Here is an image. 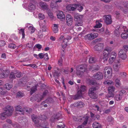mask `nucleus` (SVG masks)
Masks as SVG:
<instances>
[{"instance_id":"6ab92c4d","label":"nucleus","mask_w":128,"mask_h":128,"mask_svg":"<svg viewBox=\"0 0 128 128\" xmlns=\"http://www.w3.org/2000/svg\"><path fill=\"white\" fill-rule=\"evenodd\" d=\"M120 60H117V62L116 63L115 65L114 66V70L116 72L118 71L120 65Z\"/></svg>"},{"instance_id":"2eb2a0df","label":"nucleus","mask_w":128,"mask_h":128,"mask_svg":"<svg viewBox=\"0 0 128 128\" xmlns=\"http://www.w3.org/2000/svg\"><path fill=\"white\" fill-rule=\"evenodd\" d=\"M77 69L82 70V72H84L87 71V66L86 64L80 65L77 66Z\"/></svg>"},{"instance_id":"c9c22d12","label":"nucleus","mask_w":128,"mask_h":128,"mask_svg":"<svg viewBox=\"0 0 128 128\" xmlns=\"http://www.w3.org/2000/svg\"><path fill=\"white\" fill-rule=\"evenodd\" d=\"M4 87L7 90H9L12 88V86L11 85L8 83L4 85Z\"/></svg>"},{"instance_id":"de8ad7c7","label":"nucleus","mask_w":128,"mask_h":128,"mask_svg":"<svg viewBox=\"0 0 128 128\" xmlns=\"http://www.w3.org/2000/svg\"><path fill=\"white\" fill-rule=\"evenodd\" d=\"M54 116L55 117L56 119L57 120H59L61 116V115L60 113H57L54 115Z\"/></svg>"},{"instance_id":"ddd939ff","label":"nucleus","mask_w":128,"mask_h":128,"mask_svg":"<svg viewBox=\"0 0 128 128\" xmlns=\"http://www.w3.org/2000/svg\"><path fill=\"white\" fill-rule=\"evenodd\" d=\"M103 18L107 24H110L112 23L111 16L110 15H105L103 17Z\"/></svg>"},{"instance_id":"4be33fe9","label":"nucleus","mask_w":128,"mask_h":128,"mask_svg":"<svg viewBox=\"0 0 128 128\" xmlns=\"http://www.w3.org/2000/svg\"><path fill=\"white\" fill-rule=\"evenodd\" d=\"M48 92L47 90H46L43 92L42 95L39 98V99L38 100V102H40L42 100L44 97L48 93Z\"/></svg>"},{"instance_id":"a19ab883","label":"nucleus","mask_w":128,"mask_h":128,"mask_svg":"<svg viewBox=\"0 0 128 128\" xmlns=\"http://www.w3.org/2000/svg\"><path fill=\"white\" fill-rule=\"evenodd\" d=\"M60 73H59L58 71L55 70L53 74V76L55 78H58L60 76Z\"/></svg>"},{"instance_id":"393cba45","label":"nucleus","mask_w":128,"mask_h":128,"mask_svg":"<svg viewBox=\"0 0 128 128\" xmlns=\"http://www.w3.org/2000/svg\"><path fill=\"white\" fill-rule=\"evenodd\" d=\"M102 21L101 20L96 21V24L94 26V28H101L102 26V24L100 23V22Z\"/></svg>"},{"instance_id":"6e6d98bb","label":"nucleus","mask_w":128,"mask_h":128,"mask_svg":"<svg viewBox=\"0 0 128 128\" xmlns=\"http://www.w3.org/2000/svg\"><path fill=\"white\" fill-rule=\"evenodd\" d=\"M3 88L2 87L0 88V94L2 95H5L6 93V92L4 90Z\"/></svg>"},{"instance_id":"a878e982","label":"nucleus","mask_w":128,"mask_h":128,"mask_svg":"<svg viewBox=\"0 0 128 128\" xmlns=\"http://www.w3.org/2000/svg\"><path fill=\"white\" fill-rule=\"evenodd\" d=\"M92 126L94 128H101V125L98 122H95L93 123Z\"/></svg>"},{"instance_id":"39448f33","label":"nucleus","mask_w":128,"mask_h":128,"mask_svg":"<svg viewBox=\"0 0 128 128\" xmlns=\"http://www.w3.org/2000/svg\"><path fill=\"white\" fill-rule=\"evenodd\" d=\"M93 77L94 80L98 81L100 80L103 78L104 75L102 73L99 72L94 74Z\"/></svg>"},{"instance_id":"72a5a7b5","label":"nucleus","mask_w":128,"mask_h":128,"mask_svg":"<svg viewBox=\"0 0 128 128\" xmlns=\"http://www.w3.org/2000/svg\"><path fill=\"white\" fill-rule=\"evenodd\" d=\"M54 101L53 99L51 98H48L45 100L46 103L50 104L54 102Z\"/></svg>"},{"instance_id":"c03bdc74","label":"nucleus","mask_w":128,"mask_h":128,"mask_svg":"<svg viewBox=\"0 0 128 128\" xmlns=\"http://www.w3.org/2000/svg\"><path fill=\"white\" fill-rule=\"evenodd\" d=\"M9 78L10 79H15L16 78L15 75L13 72H11L10 73Z\"/></svg>"},{"instance_id":"1a4fd4ad","label":"nucleus","mask_w":128,"mask_h":128,"mask_svg":"<svg viewBox=\"0 0 128 128\" xmlns=\"http://www.w3.org/2000/svg\"><path fill=\"white\" fill-rule=\"evenodd\" d=\"M25 26L26 28H28V30L29 32H34L36 30L33 25L30 23L26 24Z\"/></svg>"},{"instance_id":"5701e85b","label":"nucleus","mask_w":128,"mask_h":128,"mask_svg":"<svg viewBox=\"0 0 128 128\" xmlns=\"http://www.w3.org/2000/svg\"><path fill=\"white\" fill-rule=\"evenodd\" d=\"M75 9H76L79 12H81L83 9V7L80 4H74Z\"/></svg>"},{"instance_id":"69168bd1","label":"nucleus","mask_w":128,"mask_h":128,"mask_svg":"<svg viewBox=\"0 0 128 128\" xmlns=\"http://www.w3.org/2000/svg\"><path fill=\"white\" fill-rule=\"evenodd\" d=\"M123 48L121 50H124V52H126L128 50V46L126 45H125L123 46Z\"/></svg>"},{"instance_id":"aec40b11","label":"nucleus","mask_w":128,"mask_h":128,"mask_svg":"<svg viewBox=\"0 0 128 128\" xmlns=\"http://www.w3.org/2000/svg\"><path fill=\"white\" fill-rule=\"evenodd\" d=\"M75 4H70L67 6H66V9L67 10L70 11H74L75 10Z\"/></svg>"},{"instance_id":"7ed1b4c3","label":"nucleus","mask_w":128,"mask_h":128,"mask_svg":"<svg viewBox=\"0 0 128 128\" xmlns=\"http://www.w3.org/2000/svg\"><path fill=\"white\" fill-rule=\"evenodd\" d=\"M28 3H24L22 4V6L26 10L32 12L36 8L35 5L33 4L30 3L28 6Z\"/></svg>"},{"instance_id":"4468645a","label":"nucleus","mask_w":128,"mask_h":128,"mask_svg":"<svg viewBox=\"0 0 128 128\" xmlns=\"http://www.w3.org/2000/svg\"><path fill=\"white\" fill-rule=\"evenodd\" d=\"M99 88V86H92L88 90V94H90L96 93L95 92Z\"/></svg>"},{"instance_id":"6e6552de","label":"nucleus","mask_w":128,"mask_h":128,"mask_svg":"<svg viewBox=\"0 0 128 128\" xmlns=\"http://www.w3.org/2000/svg\"><path fill=\"white\" fill-rule=\"evenodd\" d=\"M122 31L124 32H128V29L126 26H120L118 27H117L115 30L114 32H120Z\"/></svg>"},{"instance_id":"864d4df0","label":"nucleus","mask_w":128,"mask_h":128,"mask_svg":"<svg viewBox=\"0 0 128 128\" xmlns=\"http://www.w3.org/2000/svg\"><path fill=\"white\" fill-rule=\"evenodd\" d=\"M11 125L15 128H19L20 126V125L17 122H15L14 123H12L11 124Z\"/></svg>"},{"instance_id":"5fc2aeb1","label":"nucleus","mask_w":128,"mask_h":128,"mask_svg":"<svg viewBox=\"0 0 128 128\" xmlns=\"http://www.w3.org/2000/svg\"><path fill=\"white\" fill-rule=\"evenodd\" d=\"M107 120L108 122H112L114 121V120L113 118L111 116H108L107 118Z\"/></svg>"},{"instance_id":"9d476101","label":"nucleus","mask_w":128,"mask_h":128,"mask_svg":"<svg viewBox=\"0 0 128 128\" xmlns=\"http://www.w3.org/2000/svg\"><path fill=\"white\" fill-rule=\"evenodd\" d=\"M104 45L102 43H98L94 47L95 51L101 52L104 49Z\"/></svg>"},{"instance_id":"20e7f679","label":"nucleus","mask_w":128,"mask_h":128,"mask_svg":"<svg viewBox=\"0 0 128 128\" xmlns=\"http://www.w3.org/2000/svg\"><path fill=\"white\" fill-rule=\"evenodd\" d=\"M14 110V108L10 106H6L4 109V112L8 116H11Z\"/></svg>"},{"instance_id":"774afa93","label":"nucleus","mask_w":128,"mask_h":128,"mask_svg":"<svg viewBox=\"0 0 128 128\" xmlns=\"http://www.w3.org/2000/svg\"><path fill=\"white\" fill-rule=\"evenodd\" d=\"M48 14L49 16L51 18H53L54 16L52 13L51 11H48Z\"/></svg>"},{"instance_id":"f3484780","label":"nucleus","mask_w":128,"mask_h":128,"mask_svg":"<svg viewBox=\"0 0 128 128\" xmlns=\"http://www.w3.org/2000/svg\"><path fill=\"white\" fill-rule=\"evenodd\" d=\"M39 6L44 10H47L48 9V5L45 2H40L38 4Z\"/></svg>"},{"instance_id":"a211bd4d","label":"nucleus","mask_w":128,"mask_h":128,"mask_svg":"<svg viewBox=\"0 0 128 128\" xmlns=\"http://www.w3.org/2000/svg\"><path fill=\"white\" fill-rule=\"evenodd\" d=\"M57 17L61 20H65V16L64 13L62 12L61 11H59L58 13L57 14Z\"/></svg>"},{"instance_id":"338daca9","label":"nucleus","mask_w":128,"mask_h":128,"mask_svg":"<svg viewBox=\"0 0 128 128\" xmlns=\"http://www.w3.org/2000/svg\"><path fill=\"white\" fill-rule=\"evenodd\" d=\"M6 44V42L3 40L0 41V46H3Z\"/></svg>"},{"instance_id":"0eeeda50","label":"nucleus","mask_w":128,"mask_h":128,"mask_svg":"<svg viewBox=\"0 0 128 128\" xmlns=\"http://www.w3.org/2000/svg\"><path fill=\"white\" fill-rule=\"evenodd\" d=\"M62 2V0H52L50 4L51 7L53 8L57 9L58 7V4Z\"/></svg>"},{"instance_id":"e2e57ef3","label":"nucleus","mask_w":128,"mask_h":128,"mask_svg":"<svg viewBox=\"0 0 128 128\" xmlns=\"http://www.w3.org/2000/svg\"><path fill=\"white\" fill-rule=\"evenodd\" d=\"M126 92V91L124 90H120L119 92V94L122 96Z\"/></svg>"},{"instance_id":"e433bc0d","label":"nucleus","mask_w":128,"mask_h":128,"mask_svg":"<svg viewBox=\"0 0 128 128\" xmlns=\"http://www.w3.org/2000/svg\"><path fill=\"white\" fill-rule=\"evenodd\" d=\"M122 96L119 94H116L114 96V99L117 101L119 100L122 99Z\"/></svg>"},{"instance_id":"ea45409f","label":"nucleus","mask_w":128,"mask_h":128,"mask_svg":"<svg viewBox=\"0 0 128 128\" xmlns=\"http://www.w3.org/2000/svg\"><path fill=\"white\" fill-rule=\"evenodd\" d=\"M52 30L54 32H57L58 30V25L56 24H54Z\"/></svg>"},{"instance_id":"412c9836","label":"nucleus","mask_w":128,"mask_h":128,"mask_svg":"<svg viewBox=\"0 0 128 128\" xmlns=\"http://www.w3.org/2000/svg\"><path fill=\"white\" fill-rule=\"evenodd\" d=\"M110 55V53H107L106 52H104L103 54L102 59L104 60V61H106L107 60Z\"/></svg>"},{"instance_id":"bf43d9fd","label":"nucleus","mask_w":128,"mask_h":128,"mask_svg":"<svg viewBox=\"0 0 128 128\" xmlns=\"http://www.w3.org/2000/svg\"><path fill=\"white\" fill-rule=\"evenodd\" d=\"M99 67L98 65L95 66L94 67H93L92 69H93L92 70L93 71H97L99 70Z\"/></svg>"},{"instance_id":"cd10ccee","label":"nucleus","mask_w":128,"mask_h":128,"mask_svg":"<svg viewBox=\"0 0 128 128\" xmlns=\"http://www.w3.org/2000/svg\"><path fill=\"white\" fill-rule=\"evenodd\" d=\"M90 98L93 99H96L98 98V95L96 93L88 94Z\"/></svg>"},{"instance_id":"49530a36","label":"nucleus","mask_w":128,"mask_h":128,"mask_svg":"<svg viewBox=\"0 0 128 128\" xmlns=\"http://www.w3.org/2000/svg\"><path fill=\"white\" fill-rule=\"evenodd\" d=\"M80 97V96L77 94L72 96V98L73 100H78L79 99Z\"/></svg>"},{"instance_id":"13d9d810","label":"nucleus","mask_w":128,"mask_h":128,"mask_svg":"<svg viewBox=\"0 0 128 128\" xmlns=\"http://www.w3.org/2000/svg\"><path fill=\"white\" fill-rule=\"evenodd\" d=\"M63 59L62 57H60L58 61V64L60 66H62V62H63Z\"/></svg>"},{"instance_id":"473e14b6","label":"nucleus","mask_w":128,"mask_h":128,"mask_svg":"<svg viewBox=\"0 0 128 128\" xmlns=\"http://www.w3.org/2000/svg\"><path fill=\"white\" fill-rule=\"evenodd\" d=\"M84 118V120L83 122H82V125H83V126H86V125L87 124L88 120V118H89V117L88 116H86Z\"/></svg>"},{"instance_id":"9b49d317","label":"nucleus","mask_w":128,"mask_h":128,"mask_svg":"<svg viewBox=\"0 0 128 128\" xmlns=\"http://www.w3.org/2000/svg\"><path fill=\"white\" fill-rule=\"evenodd\" d=\"M73 18L72 16L69 14H68L66 16V22L69 26H71L72 23Z\"/></svg>"},{"instance_id":"bb28decb","label":"nucleus","mask_w":128,"mask_h":128,"mask_svg":"<svg viewBox=\"0 0 128 128\" xmlns=\"http://www.w3.org/2000/svg\"><path fill=\"white\" fill-rule=\"evenodd\" d=\"M5 71L6 72H8V74H6H6H5V73H0V78H4V77L5 78L6 77H7L8 76V75L9 73V70H5Z\"/></svg>"},{"instance_id":"3c124183","label":"nucleus","mask_w":128,"mask_h":128,"mask_svg":"<svg viewBox=\"0 0 128 128\" xmlns=\"http://www.w3.org/2000/svg\"><path fill=\"white\" fill-rule=\"evenodd\" d=\"M32 109L31 108H28L27 109H24V111H26V112H28L29 114H30L32 112Z\"/></svg>"},{"instance_id":"4c0bfd02","label":"nucleus","mask_w":128,"mask_h":128,"mask_svg":"<svg viewBox=\"0 0 128 128\" xmlns=\"http://www.w3.org/2000/svg\"><path fill=\"white\" fill-rule=\"evenodd\" d=\"M122 38L124 39H126L128 37V34L126 32H122L121 35Z\"/></svg>"},{"instance_id":"8fccbe9b","label":"nucleus","mask_w":128,"mask_h":128,"mask_svg":"<svg viewBox=\"0 0 128 128\" xmlns=\"http://www.w3.org/2000/svg\"><path fill=\"white\" fill-rule=\"evenodd\" d=\"M84 72H82V70H80L77 69L76 73L78 75L80 76L83 74Z\"/></svg>"},{"instance_id":"f03ea898","label":"nucleus","mask_w":128,"mask_h":128,"mask_svg":"<svg viewBox=\"0 0 128 128\" xmlns=\"http://www.w3.org/2000/svg\"><path fill=\"white\" fill-rule=\"evenodd\" d=\"M42 117L40 116H38L33 114L31 115V118L32 121L34 123V126L37 127H39L41 126V125L39 124V120H42Z\"/></svg>"},{"instance_id":"dca6fc26","label":"nucleus","mask_w":128,"mask_h":128,"mask_svg":"<svg viewBox=\"0 0 128 128\" xmlns=\"http://www.w3.org/2000/svg\"><path fill=\"white\" fill-rule=\"evenodd\" d=\"M72 43V42H68V40L65 38L64 39L62 43V47L64 49L66 47L68 44H70Z\"/></svg>"},{"instance_id":"a18cd8bd","label":"nucleus","mask_w":128,"mask_h":128,"mask_svg":"<svg viewBox=\"0 0 128 128\" xmlns=\"http://www.w3.org/2000/svg\"><path fill=\"white\" fill-rule=\"evenodd\" d=\"M114 96V92H110L108 91V93L106 96V97L107 98L113 97Z\"/></svg>"},{"instance_id":"052dcab7","label":"nucleus","mask_w":128,"mask_h":128,"mask_svg":"<svg viewBox=\"0 0 128 128\" xmlns=\"http://www.w3.org/2000/svg\"><path fill=\"white\" fill-rule=\"evenodd\" d=\"M44 14L40 13L38 14V17L40 20H43L44 18Z\"/></svg>"},{"instance_id":"58836bf2","label":"nucleus","mask_w":128,"mask_h":128,"mask_svg":"<svg viewBox=\"0 0 128 128\" xmlns=\"http://www.w3.org/2000/svg\"><path fill=\"white\" fill-rule=\"evenodd\" d=\"M96 60L94 57L91 56L89 59V62L90 64L94 63Z\"/></svg>"},{"instance_id":"f8f14e48","label":"nucleus","mask_w":128,"mask_h":128,"mask_svg":"<svg viewBox=\"0 0 128 128\" xmlns=\"http://www.w3.org/2000/svg\"><path fill=\"white\" fill-rule=\"evenodd\" d=\"M126 53L123 50H120L118 52L119 57L122 60H125L126 58Z\"/></svg>"},{"instance_id":"b1692460","label":"nucleus","mask_w":128,"mask_h":128,"mask_svg":"<svg viewBox=\"0 0 128 128\" xmlns=\"http://www.w3.org/2000/svg\"><path fill=\"white\" fill-rule=\"evenodd\" d=\"M76 102V107L78 108H82L84 107L85 105L84 103L82 101H78Z\"/></svg>"},{"instance_id":"7c9ffc66","label":"nucleus","mask_w":128,"mask_h":128,"mask_svg":"<svg viewBox=\"0 0 128 128\" xmlns=\"http://www.w3.org/2000/svg\"><path fill=\"white\" fill-rule=\"evenodd\" d=\"M6 115H7L4 112L0 114V119L2 120H5L6 118Z\"/></svg>"},{"instance_id":"423d86ee","label":"nucleus","mask_w":128,"mask_h":128,"mask_svg":"<svg viewBox=\"0 0 128 128\" xmlns=\"http://www.w3.org/2000/svg\"><path fill=\"white\" fill-rule=\"evenodd\" d=\"M98 35V34L97 33H94L93 34L91 33L85 35L84 38L86 39L91 40L97 37Z\"/></svg>"},{"instance_id":"c85d7f7f","label":"nucleus","mask_w":128,"mask_h":128,"mask_svg":"<svg viewBox=\"0 0 128 128\" xmlns=\"http://www.w3.org/2000/svg\"><path fill=\"white\" fill-rule=\"evenodd\" d=\"M24 96V94L20 91H18L16 93V98H21Z\"/></svg>"},{"instance_id":"37998d69","label":"nucleus","mask_w":128,"mask_h":128,"mask_svg":"<svg viewBox=\"0 0 128 128\" xmlns=\"http://www.w3.org/2000/svg\"><path fill=\"white\" fill-rule=\"evenodd\" d=\"M90 84L92 85H95V86H99V84H97V83L96 82H95L94 81L92 80H90L89 81Z\"/></svg>"},{"instance_id":"f257e3e1","label":"nucleus","mask_w":128,"mask_h":128,"mask_svg":"<svg viewBox=\"0 0 128 128\" xmlns=\"http://www.w3.org/2000/svg\"><path fill=\"white\" fill-rule=\"evenodd\" d=\"M74 20L76 22L75 26H82V16L80 15L79 14L76 13L74 14Z\"/></svg>"},{"instance_id":"f704fd0d","label":"nucleus","mask_w":128,"mask_h":128,"mask_svg":"<svg viewBox=\"0 0 128 128\" xmlns=\"http://www.w3.org/2000/svg\"><path fill=\"white\" fill-rule=\"evenodd\" d=\"M116 58L115 55L113 56L110 57L108 60L109 63L111 64H112L115 60Z\"/></svg>"},{"instance_id":"680f3d73","label":"nucleus","mask_w":128,"mask_h":128,"mask_svg":"<svg viewBox=\"0 0 128 128\" xmlns=\"http://www.w3.org/2000/svg\"><path fill=\"white\" fill-rule=\"evenodd\" d=\"M104 50L107 51L108 52V53H110L112 51L111 48L108 46L104 48Z\"/></svg>"},{"instance_id":"c756f323","label":"nucleus","mask_w":128,"mask_h":128,"mask_svg":"<svg viewBox=\"0 0 128 128\" xmlns=\"http://www.w3.org/2000/svg\"><path fill=\"white\" fill-rule=\"evenodd\" d=\"M37 87L36 85L31 88L30 91V94L31 95H32L33 93L35 92L36 90H37Z\"/></svg>"},{"instance_id":"0e129e2a","label":"nucleus","mask_w":128,"mask_h":128,"mask_svg":"<svg viewBox=\"0 0 128 128\" xmlns=\"http://www.w3.org/2000/svg\"><path fill=\"white\" fill-rule=\"evenodd\" d=\"M86 87L84 85L81 86L80 88V90L82 91L83 92L86 90Z\"/></svg>"},{"instance_id":"09e8293b","label":"nucleus","mask_w":128,"mask_h":128,"mask_svg":"<svg viewBox=\"0 0 128 128\" xmlns=\"http://www.w3.org/2000/svg\"><path fill=\"white\" fill-rule=\"evenodd\" d=\"M115 89V88L113 86H110L108 88V91L109 92H114V91Z\"/></svg>"},{"instance_id":"603ef678","label":"nucleus","mask_w":128,"mask_h":128,"mask_svg":"<svg viewBox=\"0 0 128 128\" xmlns=\"http://www.w3.org/2000/svg\"><path fill=\"white\" fill-rule=\"evenodd\" d=\"M116 85V86H119L121 84L120 82V80L116 79L115 80Z\"/></svg>"},{"instance_id":"2f4dec72","label":"nucleus","mask_w":128,"mask_h":128,"mask_svg":"<svg viewBox=\"0 0 128 128\" xmlns=\"http://www.w3.org/2000/svg\"><path fill=\"white\" fill-rule=\"evenodd\" d=\"M16 110V111L19 112H24V109L23 110L22 107L20 106H18L15 108Z\"/></svg>"},{"instance_id":"4d7b16f0","label":"nucleus","mask_w":128,"mask_h":128,"mask_svg":"<svg viewBox=\"0 0 128 128\" xmlns=\"http://www.w3.org/2000/svg\"><path fill=\"white\" fill-rule=\"evenodd\" d=\"M114 33H112L113 35L112 37L114 38L115 37H118L120 35V32H114Z\"/></svg>"},{"instance_id":"79ce46f5","label":"nucleus","mask_w":128,"mask_h":128,"mask_svg":"<svg viewBox=\"0 0 128 128\" xmlns=\"http://www.w3.org/2000/svg\"><path fill=\"white\" fill-rule=\"evenodd\" d=\"M16 45L13 43H10L8 44V48L12 49H14L16 48Z\"/></svg>"}]
</instances>
